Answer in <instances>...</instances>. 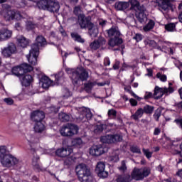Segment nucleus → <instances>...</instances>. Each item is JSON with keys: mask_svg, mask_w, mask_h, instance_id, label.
<instances>
[{"mask_svg": "<svg viewBox=\"0 0 182 182\" xmlns=\"http://www.w3.org/2000/svg\"><path fill=\"white\" fill-rule=\"evenodd\" d=\"M151 173V168H150V167H135L131 172V174L125 173L119 175L117 178V182H132V180H135V181H143L144 178L150 176Z\"/></svg>", "mask_w": 182, "mask_h": 182, "instance_id": "f257e3e1", "label": "nucleus"}, {"mask_svg": "<svg viewBox=\"0 0 182 182\" xmlns=\"http://www.w3.org/2000/svg\"><path fill=\"white\" fill-rule=\"evenodd\" d=\"M48 45V41L46 38L42 35H39L36 38V43L31 46V50L28 55H27V59L33 66L36 65L38 63V56H39V49L40 48H45Z\"/></svg>", "mask_w": 182, "mask_h": 182, "instance_id": "f03ea898", "label": "nucleus"}, {"mask_svg": "<svg viewBox=\"0 0 182 182\" xmlns=\"http://www.w3.org/2000/svg\"><path fill=\"white\" fill-rule=\"evenodd\" d=\"M65 72L68 75H70V77L74 86L80 85L81 81L87 80V77H89V73L82 67L77 68V69L66 68Z\"/></svg>", "mask_w": 182, "mask_h": 182, "instance_id": "7ed1b4c3", "label": "nucleus"}, {"mask_svg": "<svg viewBox=\"0 0 182 182\" xmlns=\"http://www.w3.org/2000/svg\"><path fill=\"white\" fill-rule=\"evenodd\" d=\"M75 173L80 182H90L92 180V172L90 167L85 164L81 163L76 166Z\"/></svg>", "mask_w": 182, "mask_h": 182, "instance_id": "20e7f679", "label": "nucleus"}, {"mask_svg": "<svg viewBox=\"0 0 182 182\" xmlns=\"http://www.w3.org/2000/svg\"><path fill=\"white\" fill-rule=\"evenodd\" d=\"M105 36L111 38L108 41L109 46L114 48L123 43V39L120 38V31L115 26H112L109 29L105 31Z\"/></svg>", "mask_w": 182, "mask_h": 182, "instance_id": "39448f33", "label": "nucleus"}, {"mask_svg": "<svg viewBox=\"0 0 182 182\" xmlns=\"http://www.w3.org/2000/svg\"><path fill=\"white\" fill-rule=\"evenodd\" d=\"M1 150H4V152L1 153V162L4 167H12V166H16L19 163V160L16 157L8 152L6 146H1Z\"/></svg>", "mask_w": 182, "mask_h": 182, "instance_id": "423d86ee", "label": "nucleus"}, {"mask_svg": "<svg viewBox=\"0 0 182 182\" xmlns=\"http://www.w3.org/2000/svg\"><path fill=\"white\" fill-rule=\"evenodd\" d=\"M41 83H42V87L43 89H49L50 86H59V85H62L63 82V76L62 73H58L55 75V81H52L50 80L48 76H43L40 80Z\"/></svg>", "mask_w": 182, "mask_h": 182, "instance_id": "0eeeda50", "label": "nucleus"}, {"mask_svg": "<svg viewBox=\"0 0 182 182\" xmlns=\"http://www.w3.org/2000/svg\"><path fill=\"white\" fill-rule=\"evenodd\" d=\"M0 15L6 21V22H11V21H21L22 19V14L20 11L16 10H2L0 12Z\"/></svg>", "mask_w": 182, "mask_h": 182, "instance_id": "6e6552de", "label": "nucleus"}, {"mask_svg": "<svg viewBox=\"0 0 182 182\" xmlns=\"http://www.w3.org/2000/svg\"><path fill=\"white\" fill-rule=\"evenodd\" d=\"M33 70V67L28 63H23L17 67H14L11 69V73L14 75V76H17L21 79V77L25 73H29V72H32Z\"/></svg>", "mask_w": 182, "mask_h": 182, "instance_id": "1a4fd4ad", "label": "nucleus"}, {"mask_svg": "<svg viewBox=\"0 0 182 182\" xmlns=\"http://www.w3.org/2000/svg\"><path fill=\"white\" fill-rule=\"evenodd\" d=\"M60 133L63 137H72L79 133V127L73 124H68L60 129Z\"/></svg>", "mask_w": 182, "mask_h": 182, "instance_id": "9d476101", "label": "nucleus"}, {"mask_svg": "<svg viewBox=\"0 0 182 182\" xmlns=\"http://www.w3.org/2000/svg\"><path fill=\"white\" fill-rule=\"evenodd\" d=\"M78 23L82 29L85 28H88L89 29V35L90 36H92V33H90V31H92V17L85 16V14H79L78 16Z\"/></svg>", "mask_w": 182, "mask_h": 182, "instance_id": "9b49d317", "label": "nucleus"}, {"mask_svg": "<svg viewBox=\"0 0 182 182\" xmlns=\"http://www.w3.org/2000/svg\"><path fill=\"white\" fill-rule=\"evenodd\" d=\"M123 140V136L119 134H107L100 137L101 143L112 144V143H119Z\"/></svg>", "mask_w": 182, "mask_h": 182, "instance_id": "f8f14e48", "label": "nucleus"}, {"mask_svg": "<svg viewBox=\"0 0 182 182\" xmlns=\"http://www.w3.org/2000/svg\"><path fill=\"white\" fill-rule=\"evenodd\" d=\"M16 53V46L14 43H9L6 47L1 49V55L4 58H11Z\"/></svg>", "mask_w": 182, "mask_h": 182, "instance_id": "ddd939ff", "label": "nucleus"}, {"mask_svg": "<svg viewBox=\"0 0 182 182\" xmlns=\"http://www.w3.org/2000/svg\"><path fill=\"white\" fill-rule=\"evenodd\" d=\"M146 7H142L139 10L135 12V16L137 18V21L139 23L144 25L149 18H147V14H146Z\"/></svg>", "mask_w": 182, "mask_h": 182, "instance_id": "4468645a", "label": "nucleus"}, {"mask_svg": "<svg viewBox=\"0 0 182 182\" xmlns=\"http://www.w3.org/2000/svg\"><path fill=\"white\" fill-rule=\"evenodd\" d=\"M72 153H73V149H72V148H69V147L59 148L55 151V156H57V157H60L61 159L68 157V156H70V154H72Z\"/></svg>", "mask_w": 182, "mask_h": 182, "instance_id": "2eb2a0df", "label": "nucleus"}, {"mask_svg": "<svg viewBox=\"0 0 182 182\" xmlns=\"http://www.w3.org/2000/svg\"><path fill=\"white\" fill-rule=\"evenodd\" d=\"M45 117V112L43 111H33L31 113V119L32 122H35V123L41 122Z\"/></svg>", "mask_w": 182, "mask_h": 182, "instance_id": "dca6fc26", "label": "nucleus"}, {"mask_svg": "<svg viewBox=\"0 0 182 182\" xmlns=\"http://www.w3.org/2000/svg\"><path fill=\"white\" fill-rule=\"evenodd\" d=\"M12 31L8 28H3L0 30V42H4V41H8L12 38Z\"/></svg>", "mask_w": 182, "mask_h": 182, "instance_id": "f3484780", "label": "nucleus"}, {"mask_svg": "<svg viewBox=\"0 0 182 182\" xmlns=\"http://www.w3.org/2000/svg\"><path fill=\"white\" fill-rule=\"evenodd\" d=\"M17 41V45L18 46H20L21 48H25L27 46H29V44L31 43V41L29 39L26 38L23 36H18L16 37Z\"/></svg>", "mask_w": 182, "mask_h": 182, "instance_id": "a211bd4d", "label": "nucleus"}, {"mask_svg": "<svg viewBox=\"0 0 182 182\" xmlns=\"http://www.w3.org/2000/svg\"><path fill=\"white\" fill-rule=\"evenodd\" d=\"M156 3L158 4V6L161 8L164 11H168L170 8L173 9V4L170 0H156Z\"/></svg>", "mask_w": 182, "mask_h": 182, "instance_id": "6ab92c4d", "label": "nucleus"}, {"mask_svg": "<svg viewBox=\"0 0 182 182\" xmlns=\"http://www.w3.org/2000/svg\"><path fill=\"white\" fill-rule=\"evenodd\" d=\"M60 8V6L59 5L58 2L53 1V0H49L47 11H49V12H53V14H58Z\"/></svg>", "mask_w": 182, "mask_h": 182, "instance_id": "aec40b11", "label": "nucleus"}, {"mask_svg": "<svg viewBox=\"0 0 182 182\" xmlns=\"http://www.w3.org/2000/svg\"><path fill=\"white\" fill-rule=\"evenodd\" d=\"M20 80L23 86L28 87V86H31V83L33 82V78L32 77V75H26V73H25L21 77Z\"/></svg>", "mask_w": 182, "mask_h": 182, "instance_id": "412c9836", "label": "nucleus"}, {"mask_svg": "<svg viewBox=\"0 0 182 182\" xmlns=\"http://www.w3.org/2000/svg\"><path fill=\"white\" fill-rule=\"evenodd\" d=\"M105 43L106 40H105V38L99 37L97 40H95L92 43V49L97 50V49H99L100 46H102V45H105Z\"/></svg>", "mask_w": 182, "mask_h": 182, "instance_id": "4be33fe9", "label": "nucleus"}, {"mask_svg": "<svg viewBox=\"0 0 182 182\" xmlns=\"http://www.w3.org/2000/svg\"><path fill=\"white\" fill-rule=\"evenodd\" d=\"M39 156H33V161H32V166L34 170L37 171H42V166L39 164Z\"/></svg>", "mask_w": 182, "mask_h": 182, "instance_id": "5701e85b", "label": "nucleus"}, {"mask_svg": "<svg viewBox=\"0 0 182 182\" xmlns=\"http://www.w3.org/2000/svg\"><path fill=\"white\" fill-rule=\"evenodd\" d=\"M129 5L130 4L126 1H117L114 8L117 11H124L125 9H127Z\"/></svg>", "mask_w": 182, "mask_h": 182, "instance_id": "b1692460", "label": "nucleus"}, {"mask_svg": "<svg viewBox=\"0 0 182 182\" xmlns=\"http://www.w3.org/2000/svg\"><path fill=\"white\" fill-rule=\"evenodd\" d=\"M144 113L143 112V108H139L134 114L131 116V119L135 122H139L140 119L143 117Z\"/></svg>", "mask_w": 182, "mask_h": 182, "instance_id": "393cba45", "label": "nucleus"}, {"mask_svg": "<svg viewBox=\"0 0 182 182\" xmlns=\"http://www.w3.org/2000/svg\"><path fill=\"white\" fill-rule=\"evenodd\" d=\"M129 4L131 5V9H134L135 12L145 7L144 5L140 6V2L137 0H129Z\"/></svg>", "mask_w": 182, "mask_h": 182, "instance_id": "a878e982", "label": "nucleus"}, {"mask_svg": "<svg viewBox=\"0 0 182 182\" xmlns=\"http://www.w3.org/2000/svg\"><path fill=\"white\" fill-rule=\"evenodd\" d=\"M70 36L75 42H78L79 43H85V39L82 38V36L76 32H73L70 33Z\"/></svg>", "mask_w": 182, "mask_h": 182, "instance_id": "bb28decb", "label": "nucleus"}, {"mask_svg": "<svg viewBox=\"0 0 182 182\" xmlns=\"http://www.w3.org/2000/svg\"><path fill=\"white\" fill-rule=\"evenodd\" d=\"M105 154V149L102 145H97L94 148V153L92 156H95L96 157H99V156H102V154Z\"/></svg>", "mask_w": 182, "mask_h": 182, "instance_id": "cd10ccee", "label": "nucleus"}, {"mask_svg": "<svg viewBox=\"0 0 182 182\" xmlns=\"http://www.w3.org/2000/svg\"><path fill=\"white\" fill-rule=\"evenodd\" d=\"M58 119L60 122H62L63 123H66L70 120V115L65 112H60L58 114Z\"/></svg>", "mask_w": 182, "mask_h": 182, "instance_id": "c85d7f7f", "label": "nucleus"}, {"mask_svg": "<svg viewBox=\"0 0 182 182\" xmlns=\"http://www.w3.org/2000/svg\"><path fill=\"white\" fill-rule=\"evenodd\" d=\"M49 5V0H38L37 1V6L39 9H44L48 11V6Z\"/></svg>", "mask_w": 182, "mask_h": 182, "instance_id": "c756f323", "label": "nucleus"}, {"mask_svg": "<svg viewBox=\"0 0 182 182\" xmlns=\"http://www.w3.org/2000/svg\"><path fill=\"white\" fill-rule=\"evenodd\" d=\"M155 25L156 23L152 19H149L148 23L144 26L143 30L144 32H150L154 28Z\"/></svg>", "mask_w": 182, "mask_h": 182, "instance_id": "7c9ffc66", "label": "nucleus"}, {"mask_svg": "<svg viewBox=\"0 0 182 182\" xmlns=\"http://www.w3.org/2000/svg\"><path fill=\"white\" fill-rule=\"evenodd\" d=\"M154 96L157 100H159V99H161V97H163V90L159 86H156L154 88Z\"/></svg>", "mask_w": 182, "mask_h": 182, "instance_id": "2f4dec72", "label": "nucleus"}, {"mask_svg": "<svg viewBox=\"0 0 182 182\" xmlns=\"http://www.w3.org/2000/svg\"><path fill=\"white\" fill-rule=\"evenodd\" d=\"M142 112L145 114H153L154 112V107L149 105H145L142 108Z\"/></svg>", "mask_w": 182, "mask_h": 182, "instance_id": "473e14b6", "label": "nucleus"}, {"mask_svg": "<svg viewBox=\"0 0 182 182\" xmlns=\"http://www.w3.org/2000/svg\"><path fill=\"white\" fill-rule=\"evenodd\" d=\"M45 130V125L41 122H36L34 127V132L36 133H42Z\"/></svg>", "mask_w": 182, "mask_h": 182, "instance_id": "72a5a7b5", "label": "nucleus"}, {"mask_svg": "<svg viewBox=\"0 0 182 182\" xmlns=\"http://www.w3.org/2000/svg\"><path fill=\"white\" fill-rule=\"evenodd\" d=\"M106 164L104 162L100 161L97 164L95 167V173H99L102 170H105Z\"/></svg>", "mask_w": 182, "mask_h": 182, "instance_id": "f704fd0d", "label": "nucleus"}, {"mask_svg": "<svg viewBox=\"0 0 182 182\" xmlns=\"http://www.w3.org/2000/svg\"><path fill=\"white\" fill-rule=\"evenodd\" d=\"M83 141H82V139L75 138L72 141L71 146H73V147H80Z\"/></svg>", "mask_w": 182, "mask_h": 182, "instance_id": "c9c22d12", "label": "nucleus"}, {"mask_svg": "<svg viewBox=\"0 0 182 182\" xmlns=\"http://www.w3.org/2000/svg\"><path fill=\"white\" fill-rule=\"evenodd\" d=\"M96 174L100 177V178L102 179L107 178V177H109V172L105 171V169H102V171L97 172Z\"/></svg>", "mask_w": 182, "mask_h": 182, "instance_id": "e433bc0d", "label": "nucleus"}, {"mask_svg": "<svg viewBox=\"0 0 182 182\" xmlns=\"http://www.w3.org/2000/svg\"><path fill=\"white\" fill-rule=\"evenodd\" d=\"M165 29L167 32H174L176 31V23H169L165 26Z\"/></svg>", "mask_w": 182, "mask_h": 182, "instance_id": "4c0bfd02", "label": "nucleus"}, {"mask_svg": "<svg viewBox=\"0 0 182 182\" xmlns=\"http://www.w3.org/2000/svg\"><path fill=\"white\" fill-rule=\"evenodd\" d=\"M97 35H99V28L97 26H95V23H92V36L93 38H97Z\"/></svg>", "mask_w": 182, "mask_h": 182, "instance_id": "58836bf2", "label": "nucleus"}, {"mask_svg": "<svg viewBox=\"0 0 182 182\" xmlns=\"http://www.w3.org/2000/svg\"><path fill=\"white\" fill-rule=\"evenodd\" d=\"M131 153H135L136 154H141V150L136 145H132L129 147Z\"/></svg>", "mask_w": 182, "mask_h": 182, "instance_id": "ea45409f", "label": "nucleus"}, {"mask_svg": "<svg viewBox=\"0 0 182 182\" xmlns=\"http://www.w3.org/2000/svg\"><path fill=\"white\" fill-rule=\"evenodd\" d=\"M84 116H85L87 122L92 120V112H90V109L85 108L84 109Z\"/></svg>", "mask_w": 182, "mask_h": 182, "instance_id": "a19ab883", "label": "nucleus"}, {"mask_svg": "<svg viewBox=\"0 0 182 182\" xmlns=\"http://www.w3.org/2000/svg\"><path fill=\"white\" fill-rule=\"evenodd\" d=\"M145 45H149L150 48H155L157 46V43L154 40L146 39L144 40Z\"/></svg>", "mask_w": 182, "mask_h": 182, "instance_id": "79ce46f5", "label": "nucleus"}, {"mask_svg": "<svg viewBox=\"0 0 182 182\" xmlns=\"http://www.w3.org/2000/svg\"><path fill=\"white\" fill-rule=\"evenodd\" d=\"M36 28V24L32 21H27L26 23V29L27 31H32Z\"/></svg>", "mask_w": 182, "mask_h": 182, "instance_id": "37998d69", "label": "nucleus"}, {"mask_svg": "<svg viewBox=\"0 0 182 182\" xmlns=\"http://www.w3.org/2000/svg\"><path fill=\"white\" fill-rule=\"evenodd\" d=\"M72 164H73V159H72V158H67L64 161V166L67 167V168H69Z\"/></svg>", "mask_w": 182, "mask_h": 182, "instance_id": "c03bdc74", "label": "nucleus"}, {"mask_svg": "<svg viewBox=\"0 0 182 182\" xmlns=\"http://www.w3.org/2000/svg\"><path fill=\"white\" fill-rule=\"evenodd\" d=\"M84 89L87 93L92 92V82H89L88 83H85L84 85Z\"/></svg>", "mask_w": 182, "mask_h": 182, "instance_id": "a18cd8bd", "label": "nucleus"}, {"mask_svg": "<svg viewBox=\"0 0 182 182\" xmlns=\"http://www.w3.org/2000/svg\"><path fill=\"white\" fill-rule=\"evenodd\" d=\"M142 151L146 159H151V156H153V152H151L150 150L146 149L144 148L142 149Z\"/></svg>", "mask_w": 182, "mask_h": 182, "instance_id": "49530a36", "label": "nucleus"}, {"mask_svg": "<svg viewBox=\"0 0 182 182\" xmlns=\"http://www.w3.org/2000/svg\"><path fill=\"white\" fill-rule=\"evenodd\" d=\"M118 170H119V171H122V173H124L126 170H127V166H126V161H122L121 166L118 168Z\"/></svg>", "mask_w": 182, "mask_h": 182, "instance_id": "de8ad7c7", "label": "nucleus"}, {"mask_svg": "<svg viewBox=\"0 0 182 182\" xmlns=\"http://www.w3.org/2000/svg\"><path fill=\"white\" fill-rule=\"evenodd\" d=\"M105 124L97 125L96 128L94 129V133H102L105 130Z\"/></svg>", "mask_w": 182, "mask_h": 182, "instance_id": "09e8293b", "label": "nucleus"}, {"mask_svg": "<svg viewBox=\"0 0 182 182\" xmlns=\"http://www.w3.org/2000/svg\"><path fill=\"white\" fill-rule=\"evenodd\" d=\"M97 23L101 26L102 28H105L107 24V20H105L103 18H98L97 20Z\"/></svg>", "mask_w": 182, "mask_h": 182, "instance_id": "8fccbe9b", "label": "nucleus"}, {"mask_svg": "<svg viewBox=\"0 0 182 182\" xmlns=\"http://www.w3.org/2000/svg\"><path fill=\"white\" fill-rule=\"evenodd\" d=\"M124 90H125V92H127V93H129V95H131V96L136 97V93H134V92H133V90H132V86L126 85L124 87Z\"/></svg>", "mask_w": 182, "mask_h": 182, "instance_id": "3c124183", "label": "nucleus"}, {"mask_svg": "<svg viewBox=\"0 0 182 182\" xmlns=\"http://www.w3.org/2000/svg\"><path fill=\"white\" fill-rule=\"evenodd\" d=\"M156 77L160 79L161 82H167V75H161V73H158L156 74Z\"/></svg>", "mask_w": 182, "mask_h": 182, "instance_id": "603ef678", "label": "nucleus"}, {"mask_svg": "<svg viewBox=\"0 0 182 182\" xmlns=\"http://www.w3.org/2000/svg\"><path fill=\"white\" fill-rule=\"evenodd\" d=\"M133 39H134V41H136V42H141V41H143V35H141L140 33H136L133 37Z\"/></svg>", "mask_w": 182, "mask_h": 182, "instance_id": "864d4df0", "label": "nucleus"}, {"mask_svg": "<svg viewBox=\"0 0 182 182\" xmlns=\"http://www.w3.org/2000/svg\"><path fill=\"white\" fill-rule=\"evenodd\" d=\"M113 70H119L120 69V61L115 60V63L112 66Z\"/></svg>", "mask_w": 182, "mask_h": 182, "instance_id": "5fc2aeb1", "label": "nucleus"}, {"mask_svg": "<svg viewBox=\"0 0 182 182\" xmlns=\"http://www.w3.org/2000/svg\"><path fill=\"white\" fill-rule=\"evenodd\" d=\"M160 116H161V111H156L154 114V119L156 120V122H159Z\"/></svg>", "mask_w": 182, "mask_h": 182, "instance_id": "6e6d98bb", "label": "nucleus"}, {"mask_svg": "<svg viewBox=\"0 0 182 182\" xmlns=\"http://www.w3.org/2000/svg\"><path fill=\"white\" fill-rule=\"evenodd\" d=\"M117 115V111L112 109H109L108 111V116L110 117H116V116Z\"/></svg>", "mask_w": 182, "mask_h": 182, "instance_id": "4d7b16f0", "label": "nucleus"}, {"mask_svg": "<svg viewBox=\"0 0 182 182\" xmlns=\"http://www.w3.org/2000/svg\"><path fill=\"white\" fill-rule=\"evenodd\" d=\"M152 97H153V93L149 92H146L145 95L144 97V99L145 100H149V99H151Z\"/></svg>", "mask_w": 182, "mask_h": 182, "instance_id": "13d9d810", "label": "nucleus"}, {"mask_svg": "<svg viewBox=\"0 0 182 182\" xmlns=\"http://www.w3.org/2000/svg\"><path fill=\"white\" fill-rule=\"evenodd\" d=\"M129 103L132 107H134L138 105L137 100H134V98L129 99Z\"/></svg>", "mask_w": 182, "mask_h": 182, "instance_id": "bf43d9fd", "label": "nucleus"}, {"mask_svg": "<svg viewBox=\"0 0 182 182\" xmlns=\"http://www.w3.org/2000/svg\"><path fill=\"white\" fill-rule=\"evenodd\" d=\"M26 5L25 0H20L18 1V4L17 5V8H25Z\"/></svg>", "mask_w": 182, "mask_h": 182, "instance_id": "052dcab7", "label": "nucleus"}, {"mask_svg": "<svg viewBox=\"0 0 182 182\" xmlns=\"http://www.w3.org/2000/svg\"><path fill=\"white\" fill-rule=\"evenodd\" d=\"M4 102H5V103H6V105H14V100H12V98H5L4 100Z\"/></svg>", "mask_w": 182, "mask_h": 182, "instance_id": "680f3d73", "label": "nucleus"}, {"mask_svg": "<svg viewBox=\"0 0 182 182\" xmlns=\"http://www.w3.org/2000/svg\"><path fill=\"white\" fill-rule=\"evenodd\" d=\"M104 66H110V58L109 57L104 59Z\"/></svg>", "mask_w": 182, "mask_h": 182, "instance_id": "e2e57ef3", "label": "nucleus"}, {"mask_svg": "<svg viewBox=\"0 0 182 182\" xmlns=\"http://www.w3.org/2000/svg\"><path fill=\"white\" fill-rule=\"evenodd\" d=\"M161 133V129L160 128H155L154 131V136H159Z\"/></svg>", "mask_w": 182, "mask_h": 182, "instance_id": "0e129e2a", "label": "nucleus"}, {"mask_svg": "<svg viewBox=\"0 0 182 182\" xmlns=\"http://www.w3.org/2000/svg\"><path fill=\"white\" fill-rule=\"evenodd\" d=\"M14 28L16 31H22V26L19 22L15 23Z\"/></svg>", "mask_w": 182, "mask_h": 182, "instance_id": "69168bd1", "label": "nucleus"}, {"mask_svg": "<svg viewBox=\"0 0 182 182\" xmlns=\"http://www.w3.org/2000/svg\"><path fill=\"white\" fill-rule=\"evenodd\" d=\"M49 109L52 113H58V112H59V108H57L56 107L53 106L50 107Z\"/></svg>", "mask_w": 182, "mask_h": 182, "instance_id": "338daca9", "label": "nucleus"}, {"mask_svg": "<svg viewBox=\"0 0 182 182\" xmlns=\"http://www.w3.org/2000/svg\"><path fill=\"white\" fill-rule=\"evenodd\" d=\"M2 7H3V11H11V6H9V4H3Z\"/></svg>", "mask_w": 182, "mask_h": 182, "instance_id": "774afa93", "label": "nucleus"}]
</instances>
